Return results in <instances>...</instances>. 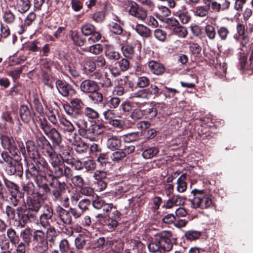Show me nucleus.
<instances>
[{"label": "nucleus", "instance_id": "57", "mask_svg": "<svg viewBox=\"0 0 253 253\" xmlns=\"http://www.w3.org/2000/svg\"><path fill=\"white\" fill-rule=\"evenodd\" d=\"M26 148L29 155L33 158H35L37 155V151L32 141L28 142L26 143Z\"/></svg>", "mask_w": 253, "mask_h": 253}, {"label": "nucleus", "instance_id": "55", "mask_svg": "<svg viewBox=\"0 0 253 253\" xmlns=\"http://www.w3.org/2000/svg\"><path fill=\"white\" fill-rule=\"evenodd\" d=\"M201 235L200 231L195 230H190L185 234L186 238L189 240H195L198 239Z\"/></svg>", "mask_w": 253, "mask_h": 253}, {"label": "nucleus", "instance_id": "17", "mask_svg": "<svg viewBox=\"0 0 253 253\" xmlns=\"http://www.w3.org/2000/svg\"><path fill=\"white\" fill-rule=\"evenodd\" d=\"M161 84H151V86L146 88V94H147L149 99L155 98L160 96L164 92V89L162 88Z\"/></svg>", "mask_w": 253, "mask_h": 253}, {"label": "nucleus", "instance_id": "4", "mask_svg": "<svg viewBox=\"0 0 253 253\" xmlns=\"http://www.w3.org/2000/svg\"><path fill=\"white\" fill-rule=\"evenodd\" d=\"M83 100L78 98H74L70 101V104L63 105L65 113L71 118H76L80 116L81 111L84 106Z\"/></svg>", "mask_w": 253, "mask_h": 253}, {"label": "nucleus", "instance_id": "13", "mask_svg": "<svg viewBox=\"0 0 253 253\" xmlns=\"http://www.w3.org/2000/svg\"><path fill=\"white\" fill-rule=\"evenodd\" d=\"M56 212L63 226L70 225L72 223V219L69 211L59 206L57 208Z\"/></svg>", "mask_w": 253, "mask_h": 253}, {"label": "nucleus", "instance_id": "43", "mask_svg": "<svg viewBox=\"0 0 253 253\" xmlns=\"http://www.w3.org/2000/svg\"><path fill=\"white\" fill-rule=\"evenodd\" d=\"M172 33L179 38H185L188 33L187 30L185 27L179 25L172 28Z\"/></svg>", "mask_w": 253, "mask_h": 253}, {"label": "nucleus", "instance_id": "2", "mask_svg": "<svg viewBox=\"0 0 253 253\" xmlns=\"http://www.w3.org/2000/svg\"><path fill=\"white\" fill-rule=\"evenodd\" d=\"M191 193L194 196L193 199L191 201L193 208H200L202 209L210 207L212 203L211 196L205 193L203 190L194 189Z\"/></svg>", "mask_w": 253, "mask_h": 253}, {"label": "nucleus", "instance_id": "41", "mask_svg": "<svg viewBox=\"0 0 253 253\" xmlns=\"http://www.w3.org/2000/svg\"><path fill=\"white\" fill-rule=\"evenodd\" d=\"M103 116L105 120L109 124L116 118H120L118 116L116 111L111 109H107L103 112Z\"/></svg>", "mask_w": 253, "mask_h": 253}, {"label": "nucleus", "instance_id": "39", "mask_svg": "<svg viewBox=\"0 0 253 253\" xmlns=\"http://www.w3.org/2000/svg\"><path fill=\"white\" fill-rule=\"evenodd\" d=\"M31 6V2L29 0H17L16 4L17 8L21 13L27 11Z\"/></svg>", "mask_w": 253, "mask_h": 253}, {"label": "nucleus", "instance_id": "37", "mask_svg": "<svg viewBox=\"0 0 253 253\" xmlns=\"http://www.w3.org/2000/svg\"><path fill=\"white\" fill-rule=\"evenodd\" d=\"M4 181L6 188L11 193V196H15L16 194L22 195L15 183L7 179H4Z\"/></svg>", "mask_w": 253, "mask_h": 253}, {"label": "nucleus", "instance_id": "51", "mask_svg": "<svg viewBox=\"0 0 253 253\" xmlns=\"http://www.w3.org/2000/svg\"><path fill=\"white\" fill-rule=\"evenodd\" d=\"M131 186L123 183L118 185L116 189V195L117 196H122L126 192H128Z\"/></svg>", "mask_w": 253, "mask_h": 253}, {"label": "nucleus", "instance_id": "64", "mask_svg": "<svg viewBox=\"0 0 253 253\" xmlns=\"http://www.w3.org/2000/svg\"><path fill=\"white\" fill-rule=\"evenodd\" d=\"M59 247L61 253H67L68 250L70 249L69 242L66 239H63L60 241Z\"/></svg>", "mask_w": 253, "mask_h": 253}, {"label": "nucleus", "instance_id": "10", "mask_svg": "<svg viewBox=\"0 0 253 253\" xmlns=\"http://www.w3.org/2000/svg\"><path fill=\"white\" fill-rule=\"evenodd\" d=\"M41 194H37L36 196H34L33 197H27L26 207L37 214L41 208Z\"/></svg>", "mask_w": 253, "mask_h": 253}, {"label": "nucleus", "instance_id": "52", "mask_svg": "<svg viewBox=\"0 0 253 253\" xmlns=\"http://www.w3.org/2000/svg\"><path fill=\"white\" fill-rule=\"evenodd\" d=\"M95 65L94 59L89 58L85 62L84 68L86 71L89 73H92L96 68Z\"/></svg>", "mask_w": 253, "mask_h": 253}, {"label": "nucleus", "instance_id": "44", "mask_svg": "<svg viewBox=\"0 0 253 253\" xmlns=\"http://www.w3.org/2000/svg\"><path fill=\"white\" fill-rule=\"evenodd\" d=\"M105 55L107 58L111 62H114L119 59L120 53L112 48H108L105 52Z\"/></svg>", "mask_w": 253, "mask_h": 253}, {"label": "nucleus", "instance_id": "16", "mask_svg": "<svg viewBox=\"0 0 253 253\" xmlns=\"http://www.w3.org/2000/svg\"><path fill=\"white\" fill-rule=\"evenodd\" d=\"M50 187V192L55 200H58L61 196L60 191L64 189L65 183H61L57 180H53L52 182L49 183Z\"/></svg>", "mask_w": 253, "mask_h": 253}, {"label": "nucleus", "instance_id": "31", "mask_svg": "<svg viewBox=\"0 0 253 253\" xmlns=\"http://www.w3.org/2000/svg\"><path fill=\"white\" fill-rule=\"evenodd\" d=\"M187 176L186 173H183L177 180V191L179 193H183L187 189V183L185 181Z\"/></svg>", "mask_w": 253, "mask_h": 253}, {"label": "nucleus", "instance_id": "42", "mask_svg": "<svg viewBox=\"0 0 253 253\" xmlns=\"http://www.w3.org/2000/svg\"><path fill=\"white\" fill-rule=\"evenodd\" d=\"M83 114L89 119H96L99 117L98 112L89 107H86L84 109Z\"/></svg>", "mask_w": 253, "mask_h": 253}, {"label": "nucleus", "instance_id": "45", "mask_svg": "<svg viewBox=\"0 0 253 253\" xmlns=\"http://www.w3.org/2000/svg\"><path fill=\"white\" fill-rule=\"evenodd\" d=\"M135 31L141 36L147 38L150 35V30L142 24H137L135 28Z\"/></svg>", "mask_w": 253, "mask_h": 253}, {"label": "nucleus", "instance_id": "50", "mask_svg": "<svg viewBox=\"0 0 253 253\" xmlns=\"http://www.w3.org/2000/svg\"><path fill=\"white\" fill-rule=\"evenodd\" d=\"M95 30L96 28L94 26L89 23L85 24L81 27L82 33L85 36H89L90 34H92Z\"/></svg>", "mask_w": 253, "mask_h": 253}, {"label": "nucleus", "instance_id": "21", "mask_svg": "<svg viewBox=\"0 0 253 253\" xmlns=\"http://www.w3.org/2000/svg\"><path fill=\"white\" fill-rule=\"evenodd\" d=\"M148 67L152 73L157 75H161L165 71L163 64L154 60L149 62Z\"/></svg>", "mask_w": 253, "mask_h": 253}, {"label": "nucleus", "instance_id": "47", "mask_svg": "<svg viewBox=\"0 0 253 253\" xmlns=\"http://www.w3.org/2000/svg\"><path fill=\"white\" fill-rule=\"evenodd\" d=\"M44 180H45V178L43 177L42 178H41V179L35 182L38 187L42 189L43 195L47 194L50 191V187H49L46 183L43 182Z\"/></svg>", "mask_w": 253, "mask_h": 253}, {"label": "nucleus", "instance_id": "38", "mask_svg": "<svg viewBox=\"0 0 253 253\" xmlns=\"http://www.w3.org/2000/svg\"><path fill=\"white\" fill-rule=\"evenodd\" d=\"M6 235L8 240L12 244L15 245L16 244L18 243L19 241V237L14 229L12 228L7 229L6 231Z\"/></svg>", "mask_w": 253, "mask_h": 253}, {"label": "nucleus", "instance_id": "7", "mask_svg": "<svg viewBox=\"0 0 253 253\" xmlns=\"http://www.w3.org/2000/svg\"><path fill=\"white\" fill-rule=\"evenodd\" d=\"M80 88L81 91L84 93H93L98 90L99 86L95 81L86 79L81 83Z\"/></svg>", "mask_w": 253, "mask_h": 253}, {"label": "nucleus", "instance_id": "58", "mask_svg": "<svg viewBox=\"0 0 253 253\" xmlns=\"http://www.w3.org/2000/svg\"><path fill=\"white\" fill-rule=\"evenodd\" d=\"M70 179L74 185L76 187H82L84 184V180L81 175H77L74 176L72 175Z\"/></svg>", "mask_w": 253, "mask_h": 253}, {"label": "nucleus", "instance_id": "62", "mask_svg": "<svg viewBox=\"0 0 253 253\" xmlns=\"http://www.w3.org/2000/svg\"><path fill=\"white\" fill-rule=\"evenodd\" d=\"M84 166L87 171H93L95 169L96 163L93 160L88 159L84 161Z\"/></svg>", "mask_w": 253, "mask_h": 253}, {"label": "nucleus", "instance_id": "63", "mask_svg": "<svg viewBox=\"0 0 253 253\" xmlns=\"http://www.w3.org/2000/svg\"><path fill=\"white\" fill-rule=\"evenodd\" d=\"M90 205V201L89 199H83L79 202L78 207L82 212H84L88 209Z\"/></svg>", "mask_w": 253, "mask_h": 253}, {"label": "nucleus", "instance_id": "20", "mask_svg": "<svg viewBox=\"0 0 253 253\" xmlns=\"http://www.w3.org/2000/svg\"><path fill=\"white\" fill-rule=\"evenodd\" d=\"M211 8L216 11L224 10L229 8L230 2L228 0H211Z\"/></svg>", "mask_w": 253, "mask_h": 253}, {"label": "nucleus", "instance_id": "28", "mask_svg": "<svg viewBox=\"0 0 253 253\" xmlns=\"http://www.w3.org/2000/svg\"><path fill=\"white\" fill-rule=\"evenodd\" d=\"M33 250L36 253H47L49 249L48 241L35 243Z\"/></svg>", "mask_w": 253, "mask_h": 253}, {"label": "nucleus", "instance_id": "15", "mask_svg": "<svg viewBox=\"0 0 253 253\" xmlns=\"http://www.w3.org/2000/svg\"><path fill=\"white\" fill-rule=\"evenodd\" d=\"M1 144L4 149L8 150L9 152L16 153V145L12 137L2 135L0 137Z\"/></svg>", "mask_w": 253, "mask_h": 253}, {"label": "nucleus", "instance_id": "35", "mask_svg": "<svg viewBox=\"0 0 253 253\" xmlns=\"http://www.w3.org/2000/svg\"><path fill=\"white\" fill-rule=\"evenodd\" d=\"M22 191L23 194H25L27 195V197H31L34 194L37 195L38 193L35 192V185L32 182H28L26 184H23L22 185Z\"/></svg>", "mask_w": 253, "mask_h": 253}, {"label": "nucleus", "instance_id": "59", "mask_svg": "<svg viewBox=\"0 0 253 253\" xmlns=\"http://www.w3.org/2000/svg\"><path fill=\"white\" fill-rule=\"evenodd\" d=\"M89 36L90 37L87 40V42L89 44L97 42L101 38V34L99 32L96 31V29Z\"/></svg>", "mask_w": 253, "mask_h": 253}, {"label": "nucleus", "instance_id": "11", "mask_svg": "<svg viewBox=\"0 0 253 253\" xmlns=\"http://www.w3.org/2000/svg\"><path fill=\"white\" fill-rule=\"evenodd\" d=\"M116 64H118L119 67L114 66L110 67V72L114 77L120 75L122 72L126 71L129 68L130 65L129 61L126 58L122 59Z\"/></svg>", "mask_w": 253, "mask_h": 253}, {"label": "nucleus", "instance_id": "53", "mask_svg": "<svg viewBox=\"0 0 253 253\" xmlns=\"http://www.w3.org/2000/svg\"><path fill=\"white\" fill-rule=\"evenodd\" d=\"M94 55H98L103 51V45L101 44H95L89 46L88 49L85 50Z\"/></svg>", "mask_w": 253, "mask_h": 253}, {"label": "nucleus", "instance_id": "5", "mask_svg": "<svg viewBox=\"0 0 253 253\" xmlns=\"http://www.w3.org/2000/svg\"><path fill=\"white\" fill-rule=\"evenodd\" d=\"M59 122L60 128L66 137L71 138L77 135L75 126L67 118L61 117L59 119Z\"/></svg>", "mask_w": 253, "mask_h": 253}, {"label": "nucleus", "instance_id": "6", "mask_svg": "<svg viewBox=\"0 0 253 253\" xmlns=\"http://www.w3.org/2000/svg\"><path fill=\"white\" fill-rule=\"evenodd\" d=\"M53 211L52 207L46 205L43 210V213L39 217V222L41 226L43 228L51 226L53 221L52 217Z\"/></svg>", "mask_w": 253, "mask_h": 253}, {"label": "nucleus", "instance_id": "12", "mask_svg": "<svg viewBox=\"0 0 253 253\" xmlns=\"http://www.w3.org/2000/svg\"><path fill=\"white\" fill-rule=\"evenodd\" d=\"M129 13L132 16L135 17L140 20H144L146 18V11L142 8L139 7L135 2L131 3Z\"/></svg>", "mask_w": 253, "mask_h": 253}, {"label": "nucleus", "instance_id": "24", "mask_svg": "<svg viewBox=\"0 0 253 253\" xmlns=\"http://www.w3.org/2000/svg\"><path fill=\"white\" fill-rule=\"evenodd\" d=\"M20 237L22 240L21 242L29 246L32 242V238L33 237L32 229L29 227L25 228L20 232Z\"/></svg>", "mask_w": 253, "mask_h": 253}, {"label": "nucleus", "instance_id": "19", "mask_svg": "<svg viewBox=\"0 0 253 253\" xmlns=\"http://www.w3.org/2000/svg\"><path fill=\"white\" fill-rule=\"evenodd\" d=\"M162 252H169L172 248V244L169 238L166 237L164 233L158 234Z\"/></svg>", "mask_w": 253, "mask_h": 253}, {"label": "nucleus", "instance_id": "8", "mask_svg": "<svg viewBox=\"0 0 253 253\" xmlns=\"http://www.w3.org/2000/svg\"><path fill=\"white\" fill-rule=\"evenodd\" d=\"M56 85L59 92L64 97L72 96L75 93L73 86L60 80L56 82Z\"/></svg>", "mask_w": 253, "mask_h": 253}, {"label": "nucleus", "instance_id": "14", "mask_svg": "<svg viewBox=\"0 0 253 253\" xmlns=\"http://www.w3.org/2000/svg\"><path fill=\"white\" fill-rule=\"evenodd\" d=\"M74 120V123L79 128V132L83 135L86 138L88 136H87V131L88 128V123L82 114L80 113V116L76 118H72Z\"/></svg>", "mask_w": 253, "mask_h": 253}, {"label": "nucleus", "instance_id": "49", "mask_svg": "<svg viewBox=\"0 0 253 253\" xmlns=\"http://www.w3.org/2000/svg\"><path fill=\"white\" fill-rule=\"evenodd\" d=\"M122 51L124 56L127 58L131 59L134 54L133 47L130 45H125L121 47Z\"/></svg>", "mask_w": 253, "mask_h": 253}, {"label": "nucleus", "instance_id": "48", "mask_svg": "<svg viewBox=\"0 0 253 253\" xmlns=\"http://www.w3.org/2000/svg\"><path fill=\"white\" fill-rule=\"evenodd\" d=\"M136 85L139 88H145L148 87L150 84V80L146 76H141L137 78L136 81Z\"/></svg>", "mask_w": 253, "mask_h": 253}, {"label": "nucleus", "instance_id": "54", "mask_svg": "<svg viewBox=\"0 0 253 253\" xmlns=\"http://www.w3.org/2000/svg\"><path fill=\"white\" fill-rule=\"evenodd\" d=\"M125 157V152L123 151V149H119L110 155L111 159L113 161L122 160Z\"/></svg>", "mask_w": 253, "mask_h": 253}, {"label": "nucleus", "instance_id": "1", "mask_svg": "<svg viewBox=\"0 0 253 253\" xmlns=\"http://www.w3.org/2000/svg\"><path fill=\"white\" fill-rule=\"evenodd\" d=\"M63 159L61 156L49 160L51 164L50 171L55 178H60L65 176L66 178H70L72 176V170L64 165Z\"/></svg>", "mask_w": 253, "mask_h": 253}, {"label": "nucleus", "instance_id": "34", "mask_svg": "<svg viewBox=\"0 0 253 253\" xmlns=\"http://www.w3.org/2000/svg\"><path fill=\"white\" fill-rule=\"evenodd\" d=\"M159 149L156 147L146 148L142 153L143 157L145 159H151L157 155Z\"/></svg>", "mask_w": 253, "mask_h": 253}, {"label": "nucleus", "instance_id": "46", "mask_svg": "<svg viewBox=\"0 0 253 253\" xmlns=\"http://www.w3.org/2000/svg\"><path fill=\"white\" fill-rule=\"evenodd\" d=\"M86 240L84 235L80 234L75 240V245L77 250H80L84 248Z\"/></svg>", "mask_w": 253, "mask_h": 253}, {"label": "nucleus", "instance_id": "60", "mask_svg": "<svg viewBox=\"0 0 253 253\" xmlns=\"http://www.w3.org/2000/svg\"><path fill=\"white\" fill-rule=\"evenodd\" d=\"M110 31L115 34L120 35L123 32V28L120 24L112 22L109 25Z\"/></svg>", "mask_w": 253, "mask_h": 253}, {"label": "nucleus", "instance_id": "29", "mask_svg": "<svg viewBox=\"0 0 253 253\" xmlns=\"http://www.w3.org/2000/svg\"><path fill=\"white\" fill-rule=\"evenodd\" d=\"M45 236L49 243H54L58 235V232L54 226H49L45 227Z\"/></svg>", "mask_w": 253, "mask_h": 253}, {"label": "nucleus", "instance_id": "25", "mask_svg": "<svg viewBox=\"0 0 253 253\" xmlns=\"http://www.w3.org/2000/svg\"><path fill=\"white\" fill-rule=\"evenodd\" d=\"M19 113L21 120L24 123H27L30 122L32 118L31 111L27 106L22 105L20 106Z\"/></svg>", "mask_w": 253, "mask_h": 253}, {"label": "nucleus", "instance_id": "30", "mask_svg": "<svg viewBox=\"0 0 253 253\" xmlns=\"http://www.w3.org/2000/svg\"><path fill=\"white\" fill-rule=\"evenodd\" d=\"M34 122L36 125L39 126L44 133H47V131L51 127L46 119L44 117H36L34 119Z\"/></svg>", "mask_w": 253, "mask_h": 253}, {"label": "nucleus", "instance_id": "32", "mask_svg": "<svg viewBox=\"0 0 253 253\" xmlns=\"http://www.w3.org/2000/svg\"><path fill=\"white\" fill-rule=\"evenodd\" d=\"M42 149V150L43 154L45 156L49 157V160H53L54 158L61 156L60 154H58L55 152L50 143H48L46 146H44Z\"/></svg>", "mask_w": 253, "mask_h": 253}, {"label": "nucleus", "instance_id": "9", "mask_svg": "<svg viewBox=\"0 0 253 253\" xmlns=\"http://www.w3.org/2000/svg\"><path fill=\"white\" fill-rule=\"evenodd\" d=\"M68 139L78 153L83 154L86 152L88 148L87 145L82 141L81 138L77 137V135L68 138Z\"/></svg>", "mask_w": 253, "mask_h": 253}, {"label": "nucleus", "instance_id": "18", "mask_svg": "<svg viewBox=\"0 0 253 253\" xmlns=\"http://www.w3.org/2000/svg\"><path fill=\"white\" fill-rule=\"evenodd\" d=\"M38 169L37 166L33 164L29 165L28 169L26 171L27 178L31 177L34 179L35 182L42 178L43 176L41 174L42 171Z\"/></svg>", "mask_w": 253, "mask_h": 253}, {"label": "nucleus", "instance_id": "40", "mask_svg": "<svg viewBox=\"0 0 253 253\" xmlns=\"http://www.w3.org/2000/svg\"><path fill=\"white\" fill-rule=\"evenodd\" d=\"M70 36L75 44L82 46L84 44L85 42V39L77 32L72 31Z\"/></svg>", "mask_w": 253, "mask_h": 253}, {"label": "nucleus", "instance_id": "33", "mask_svg": "<svg viewBox=\"0 0 253 253\" xmlns=\"http://www.w3.org/2000/svg\"><path fill=\"white\" fill-rule=\"evenodd\" d=\"M33 239L34 243L48 241L45 232L42 229H36L33 232Z\"/></svg>", "mask_w": 253, "mask_h": 253}, {"label": "nucleus", "instance_id": "23", "mask_svg": "<svg viewBox=\"0 0 253 253\" xmlns=\"http://www.w3.org/2000/svg\"><path fill=\"white\" fill-rule=\"evenodd\" d=\"M49 137L55 145H59L62 141V137L59 132L55 128L50 127L47 133H44Z\"/></svg>", "mask_w": 253, "mask_h": 253}, {"label": "nucleus", "instance_id": "36", "mask_svg": "<svg viewBox=\"0 0 253 253\" xmlns=\"http://www.w3.org/2000/svg\"><path fill=\"white\" fill-rule=\"evenodd\" d=\"M131 98L133 100H139L145 101L149 99L145 89H140L138 91L133 93L131 95Z\"/></svg>", "mask_w": 253, "mask_h": 253}, {"label": "nucleus", "instance_id": "61", "mask_svg": "<svg viewBox=\"0 0 253 253\" xmlns=\"http://www.w3.org/2000/svg\"><path fill=\"white\" fill-rule=\"evenodd\" d=\"M48 143H49V141L42 135L41 134L36 136V143L38 146L41 149L46 146Z\"/></svg>", "mask_w": 253, "mask_h": 253}, {"label": "nucleus", "instance_id": "27", "mask_svg": "<svg viewBox=\"0 0 253 253\" xmlns=\"http://www.w3.org/2000/svg\"><path fill=\"white\" fill-rule=\"evenodd\" d=\"M161 247L158 234L155 235V237L152 239L151 241L148 245V249L151 253H157L158 252L162 253Z\"/></svg>", "mask_w": 253, "mask_h": 253}, {"label": "nucleus", "instance_id": "3", "mask_svg": "<svg viewBox=\"0 0 253 253\" xmlns=\"http://www.w3.org/2000/svg\"><path fill=\"white\" fill-rule=\"evenodd\" d=\"M16 213L19 221V225L23 227L28 222H33L37 218V214L32 212L26 205H23L17 208Z\"/></svg>", "mask_w": 253, "mask_h": 253}, {"label": "nucleus", "instance_id": "22", "mask_svg": "<svg viewBox=\"0 0 253 253\" xmlns=\"http://www.w3.org/2000/svg\"><path fill=\"white\" fill-rule=\"evenodd\" d=\"M106 145L110 149H118L121 146V138L116 135L108 134Z\"/></svg>", "mask_w": 253, "mask_h": 253}, {"label": "nucleus", "instance_id": "26", "mask_svg": "<svg viewBox=\"0 0 253 253\" xmlns=\"http://www.w3.org/2000/svg\"><path fill=\"white\" fill-rule=\"evenodd\" d=\"M105 130L104 126L101 123H95L90 126L87 131L88 133H92L94 135H99L102 134Z\"/></svg>", "mask_w": 253, "mask_h": 253}, {"label": "nucleus", "instance_id": "56", "mask_svg": "<svg viewBox=\"0 0 253 253\" xmlns=\"http://www.w3.org/2000/svg\"><path fill=\"white\" fill-rule=\"evenodd\" d=\"M208 6L197 7L194 12L195 14L199 17H205L208 13Z\"/></svg>", "mask_w": 253, "mask_h": 253}]
</instances>
